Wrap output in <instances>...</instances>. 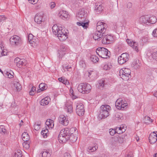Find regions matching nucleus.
I'll return each instance as SVG.
<instances>
[{"instance_id":"nucleus-7","label":"nucleus","mask_w":157,"mask_h":157,"mask_svg":"<svg viewBox=\"0 0 157 157\" xmlns=\"http://www.w3.org/2000/svg\"><path fill=\"white\" fill-rule=\"evenodd\" d=\"M107 27L106 24L104 22L99 21L97 24V31L101 33L102 34H105Z\"/></svg>"},{"instance_id":"nucleus-44","label":"nucleus","mask_w":157,"mask_h":157,"mask_svg":"<svg viewBox=\"0 0 157 157\" xmlns=\"http://www.w3.org/2000/svg\"><path fill=\"white\" fill-rule=\"evenodd\" d=\"M58 80L60 82H62L65 85L68 84L69 83V82L67 80H65L62 77L59 78Z\"/></svg>"},{"instance_id":"nucleus-51","label":"nucleus","mask_w":157,"mask_h":157,"mask_svg":"<svg viewBox=\"0 0 157 157\" xmlns=\"http://www.w3.org/2000/svg\"><path fill=\"white\" fill-rule=\"evenodd\" d=\"M28 141L24 142L23 143V146L26 149H28L29 147V144L28 143Z\"/></svg>"},{"instance_id":"nucleus-9","label":"nucleus","mask_w":157,"mask_h":157,"mask_svg":"<svg viewBox=\"0 0 157 157\" xmlns=\"http://www.w3.org/2000/svg\"><path fill=\"white\" fill-rule=\"evenodd\" d=\"M128 136L126 134H124L122 135L119 136L118 137H114V141L117 143L120 144L124 143L128 139Z\"/></svg>"},{"instance_id":"nucleus-34","label":"nucleus","mask_w":157,"mask_h":157,"mask_svg":"<svg viewBox=\"0 0 157 157\" xmlns=\"http://www.w3.org/2000/svg\"><path fill=\"white\" fill-rule=\"evenodd\" d=\"M89 22H77V24L79 26H81L84 28H86L87 25H88Z\"/></svg>"},{"instance_id":"nucleus-45","label":"nucleus","mask_w":157,"mask_h":157,"mask_svg":"<svg viewBox=\"0 0 157 157\" xmlns=\"http://www.w3.org/2000/svg\"><path fill=\"white\" fill-rule=\"evenodd\" d=\"M98 148V147L96 146L94 147H88L87 151H90L91 152H94Z\"/></svg>"},{"instance_id":"nucleus-42","label":"nucleus","mask_w":157,"mask_h":157,"mask_svg":"<svg viewBox=\"0 0 157 157\" xmlns=\"http://www.w3.org/2000/svg\"><path fill=\"white\" fill-rule=\"evenodd\" d=\"M48 132V130L47 129H45L44 130H42L41 132V134L43 135V137L44 138H46L47 137V134Z\"/></svg>"},{"instance_id":"nucleus-1","label":"nucleus","mask_w":157,"mask_h":157,"mask_svg":"<svg viewBox=\"0 0 157 157\" xmlns=\"http://www.w3.org/2000/svg\"><path fill=\"white\" fill-rule=\"evenodd\" d=\"M53 33L57 35L61 41H64L68 38V35L67 32L62 29V27L58 26L56 25H54L52 27Z\"/></svg>"},{"instance_id":"nucleus-33","label":"nucleus","mask_w":157,"mask_h":157,"mask_svg":"<svg viewBox=\"0 0 157 157\" xmlns=\"http://www.w3.org/2000/svg\"><path fill=\"white\" fill-rule=\"evenodd\" d=\"M65 108L67 110V112L71 113L72 112V107L71 104L67 103L65 105Z\"/></svg>"},{"instance_id":"nucleus-23","label":"nucleus","mask_w":157,"mask_h":157,"mask_svg":"<svg viewBox=\"0 0 157 157\" xmlns=\"http://www.w3.org/2000/svg\"><path fill=\"white\" fill-rule=\"evenodd\" d=\"M126 128V127H124L123 125H121L120 127H116L115 129L117 133L120 134L125 131Z\"/></svg>"},{"instance_id":"nucleus-15","label":"nucleus","mask_w":157,"mask_h":157,"mask_svg":"<svg viewBox=\"0 0 157 157\" xmlns=\"http://www.w3.org/2000/svg\"><path fill=\"white\" fill-rule=\"evenodd\" d=\"M126 42L128 45L132 47L137 52H138V45L137 43L128 39H127L126 40Z\"/></svg>"},{"instance_id":"nucleus-4","label":"nucleus","mask_w":157,"mask_h":157,"mask_svg":"<svg viewBox=\"0 0 157 157\" xmlns=\"http://www.w3.org/2000/svg\"><path fill=\"white\" fill-rule=\"evenodd\" d=\"M90 85L87 83H82L80 84L78 87L79 92L82 94H88L91 89Z\"/></svg>"},{"instance_id":"nucleus-32","label":"nucleus","mask_w":157,"mask_h":157,"mask_svg":"<svg viewBox=\"0 0 157 157\" xmlns=\"http://www.w3.org/2000/svg\"><path fill=\"white\" fill-rule=\"evenodd\" d=\"M14 86L17 91L21 90V86L19 82L17 81H14L13 82Z\"/></svg>"},{"instance_id":"nucleus-47","label":"nucleus","mask_w":157,"mask_h":157,"mask_svg":"<svg viewBox=\"0 0 157 157\" xmlns=\"http://www.w3.org/2000/svg\"><path fill=\"white\" fill-rule=\"evenodd\" d=\"M4 49H3L2 46H0V57L3 56H5L7 52L4 51Z\"/></svg>"},{"instance_id":"nucleus-35","label":"nucleus","mask_w":157,"mask_h":157,"mask_svg":"<svg viewBox=\"0 0 157 157\" xmlns=\"http://www.w3.org/2000/svg\"><path fill=\"white\" fill-rule=\"evenodd\" d=\"M65 54H66L65 53H64L63 52L61 51L60 50H59L58 51V53L57 55L59 59H61Z\"/></svg>"},{"instance_id":"nucleus-16","label":"nucleus","mask_w":157,"mask_h":157,"mask_svg":"<svg viewBox=\"0 0 157 157\" xmlns=\"http://www.w3.org/2000/svg\"><path fill=\"white\" fill-rule=\"evenodd\" d=\"M149 16L148 15H144L141 17L140 18V21L143 23H144L147 25H149L148 20Z\"/></svg>"},{"instance_id":"nucleus-62","label":"nucleus","mask_w":157,"mask_h":157,"mask_svg":"<svg viewBox=\"0 0 157 157\" xmlns=\"http://www.w3.org/2000/svg\"><path fill=\"white\" fill-rule=\"evenodd\" d=\"M127 8L129 9L131 8L132 6V4L131 2H128L127 3Z\"/></svg>"},{"instance_id":"nucleus-49","label":"nucleus","mask_w":157,"mask_h":157,"mask_svg":"<svg viewBox=\"0 0 157 157\" xmlns=\"http://www.w3.org/2000/svg\"><path fill=\"white\" fill-rule=\"evenodd\" d=\"M109 133L111 136H113L117 133L116 129L110 128L109 129Z\"/></svg>"},{"instance_id":"nucleus-55","label":"nucleus","mask_w":157,"mask_h":157,"mask_svg":"<svg viewBox=\"0 0 157 157\" xmlns=\"http://www.w3.org/2000/svg\"><path fill=\"white\" fill-rule=\"evenodd\" d=\"M63 68L64 70L66 69L67 71H70V69H71V67L70 66H69V65L66 66H64L63 65Z\"/></svg>"},{"instance_id":"nucleus-28","label":"nucleus","mask_w":157,"mask_h":157,"mask_svg":"<svg viewBox=\"0 0 157 157\" xmlns=\"http://www.w3.org/2000/svg\"><path fill=\"white\" fill-rule=\"evenodd\" d=\"M22 139L24 142L28 141L29 140V136L26 132H24L22 135Z\"/></svg>"},{"instance_id":"nucleus-52","label":"nucleus","mask_w":157,"mask_h":157,"mask_svg":"<svg viewBox=\"0 0 157 157\" xmlns=\"http://www.w3.org/2000/svg\"><path fill=\"white\" fill-rule=\"evenodd\" d=\"M48 120H49V122L50 123V128H52L54 126L53 121L51 119H48Z\"/></svg>"},{"instance_id":"nucleus-39","label":"nucleus","mask_w":157,"mask_h":157,"mask_svg":"<svg viewBox=\"0 0 157 157\" xmlns=\"http://www.w3.org/2000/svg\"><path fill=\"white\" fill-rule=\"evenodd\" d=\"M153 137L151 136H149V140L150 143L151 144H154L156 142L157 140L156 137Z\"/></svg>"},{"instance_id":"nucleus-54","label":"nucleus","mask_w":157,"mask_h":157,"mask_svg":"<svg viewBox=\"0 0 157 157\" xmlns=\"http://www.w3.org/2000/svg\"><path fill=\"white\" fill-rule=\"evenodd\" d=\"M29 2L33 4L36 3L38 2V0H28Z\"/></svg>"},{"instance_id":"nucleus-38","label":"nucleus","mask_w":157,"mask_h":157,"mask_svg":"<svg viewBox=\"0 0 157 157\" xmlns=\"http://www.w3.org/2000/svg\"><path fill=\"white\" fill-rule=\"evenodd\" d=\"M45 83H41L39 85V87L41 91H43L47 89V87Z\"/></svg>"},{"instance_id":"nucleus-48","label":"nucleus","mask_w":157,"mask_h":157,"mask_svg":"<svg viewBox=\"0 0 157 157\" xmlns=\"http://www.w3.org/2000/svg\"><path fill=\"white\" fill-rule=\"evenodd\" d=\"M112 67V65L110 63H108L106 64L103 67V69L105 70H107L111 68Z\"/></svg>"},{"instance_id":"nucleus-29","label":"nucleus","mask_w":157,"mask_h":157,"mask_svg":"<svg viewBox=\"0 0 157 157\" xmlns=\"http://www.w3.org/2000/svg\"><path fill=\"white\" fill-rule=\"evenodd\" d=\"M156 21L157 19L155 16H152L150 17L149 16V18L148 20L149 25L150 24H154L156 22Z\"/></svg>"},{"instance_id":"nucleus-60","label":"nucleus","mask_w":157,"mask_h":157,"mask_svg":"<svg viewBox=\"0 0 157 157\" xmlns=\"http://www.w3.org/2000/svg\"><path fill=\"white\" fill-rule=\"evenodd\" d=\"M149 136H151L153 137H156V138L157 139V135L156 134L155 132H153L152 133H151L149 135Z\"/></svg>"},{"instance_id":"nucleus-56","label":"nucleus","mask_w":157,"mask_h":157,"mask_svg":"<svg viewBox=\"0 0 157 157\" xmlns=\"http://www.w3.org/2000/svg\"><path fill=\"white\" fill-rule=\"evenodd\" d=\"M152 35L154 36L157 37V28H156L153 31Z\"/></svg>"},{"instance_id":"nucleus-36","label":"nucleus","mask_w":157,"mask_h":157,"mask_svg":"<svg viewBox=\"0 0 157 157\" xmlns=\"http://www.w3.org/2000/svg\"><path fill=\"white\" fill-rule=\"evenodd\" d=\"M90 59L94 63H96L98 62L99 60L98 57L94 55L91 56L90 57Z\"/></svg>"},{"instance_id":"nucleus-20","label":"nucleus","mask_w":157,"mask_h":157,"mask_svg":"<svg viewBox=\"0 0 157 157\" xmlns=\"http://www.w3.org/2000/svg\"><path fill=\"white\" fill-rule=\"evenodd\" d=\"M52 153V151L51 149L44 150L41 153V157H50Z\"/></svg>"},{"instance_id":"nucleus-26","label":"nucleus","mask_w":157,"mask_h":157,"mask_svg":"<svg viewBox=\"0 0 157 157\" xmlns=\"http://www.w3.org/2000/svg\"><path fill=\"white\" fill-rule=\"evenodd\" d=\"M100 109L105 111L109 112L111 109L110 106L108 105H103L101 106Z\"/></svg>"},{"instance_id":"nucleus-31","label":"nucleus","mask_w":157,"mask_h":157,"mask_svg":"<svg viewBox=\"0 0 157 157\" xmlns=\"http://www.w3.org/2000/svg\"><path fill=\"white\" fill-rule=\"evenodd\" d=\"M59 50H60L61 51L65 53V54H66L69 50L67 46L64 44H62L61 45L60 48Z\"/></svg>"},{"instance_id":"nucleus-11","label":"nucleus","mask_w":157,"mask_h":157,"mask_svg":"<svg viewBox=\"0 0 157 157\" xmlns=\"http://www.w3.org/2000/svg\"><path fill=\"white\" fill-rule=\"evenodd\" d=\"M83 107V105L82 103H79L77 104L76 111L79 116H82L84 115L85 110Z\"/></svg>"},{"instance_id":"nucleus-10","label":"nucleus","mask_w":157,"mask_h":157,"mask_svg":"<svg viewBox=\"0 0 157 157\" xmlns=\"http://www.w3.org/2000/svg\"><path fill=\"white\" fill-rule=\"evenodd\" d=\"M103 38L102 40L103 44H106L111 43L113 40V37L110 35H105L103 36Z\"/></svg>"},{"instance_id":"nucleus-21","label":"nucleus","mask_w":157,"mask_h":157,"mask_svg":"<svg viewBox=\"0 0 157 157\" xmlns=\"http://www.w3.org/2000/svg\"><path fill=\"white\" fill-rule=\"evenodd\" d=\"M85 11L84 9H80L76 17L78 20L82 19L84 17Z\"/></svg>"},{"instance_id":"nucleus-58","label":"nucleus","mask_w":157,"mask_h":157,"mask_svg":"<svg viewBox=\"0 0 157 157\" xmlns=\"http://www.w3.org/2000/svg\"><path fill=\"white\" fill-rule=\"evenodd\" d=\"M7 76V77L9 78H12L13 77V75H11V73L8 72H6V74Z\"/></svg>"},{"instance_id":"nucleus-2","label":"nucleus","mask_w":157,"mask_h":157,"mask_svg":"<svg viewBox=\"0 0 157 157\" xmlns=\"http://www.w3.org/2000/svg\"><path fill=\"white\" fill-rule=\"evenodd\" d=\"M76 129V128H72L69 129L67 128L60 131V133L58 136V139L60 143L66 142L69 140V135L70 134V131H74L75 132Z\"/></svg>"},{"instance_id":"nucleus-40","label":"nucleus","mask_w":157,"mask_h":157,"mask_svg":"<svg viewBox=\"0 0 157 157\" xmlns=\"http://www.w3.org/2000/svg\"><path fill=\"white\" fill-rule=\"evenodd\" d=\"M21 151L20 150H17L14 153L13 157H21Z\"/></svg>"},{"instance_id":"nucleus-14","label":"nucleus","mask_w":157,"mask_h":157,"mask_svg":"<svg viewBox=\"0 0 157 157\" xmlns=\"http://www.w3.org/2000/svg\"><path fill=\"white\" fill-rule=\"evenodd\" d=\"M44 14L40 13L36 14L34 17L35 21L38 24L41 23L43 20Z\"/></svg>"},{"instance_id":"nucleus-43","label":"nucleus","mask_w":157,"mask_h":157,"mask_svg":"<svg viewBox=\"0 0 157 157\" xmlns=\"http://www.w3.org/2000/svg\"><path fill=\"white\" fill-rule=\"evenodd\" d=\"M0 132L4 134L6 133V130L3 125L0 126Z\"/></svg>"},{"instance_id":"nucleus-53","label":"nucleus","mask_w":157,"mask_h":157,"mask_svg":"<svg viewBox=\"0 0 157 157\" xmlns=\"http://www.w3.org/2000/svg\"><path fill=\"white\" fill-rule=\"evenodd\" d=\"M6 19V18L4 15H0V22L5 21Z\"/></svg>"},{"instance_id":"nucleus-25","label":"nucleus","mask_w":157,"mask_h":157,"mask_svg":"<svg viewBox=\"0 0 157 157\" xmlns=\"http://www.w3.org/2000/svg\"><path fill=\"white\" fill-rule=\"evenodd\" d=\"M95 5V10L98 13H100L102 11L103 7L101 4L99 3H96Z\"/></svg>"},{"instance_id":"nucleus-50","label":"nucleus","mask_w":157,"mask_h":157,"mask_svg":"<svg viewBox=\"0 0 157 157\" xmlns=\"http://www.w3.org/2000/svg\"><path fill=\"white\" fill-rule=\"evenodd\" d=\"M151 56L153 59L157 61V51L153 52L151 54Z\"/></svg>"},{"instance_id":"nucleus-59","label":"nucleus","mask_w":157,"mask_h":157,"mask_svg":"<svg viewBox=\"0 0 157 157\" xmlns=\"http://www.w3.org/2000/svg\"><path fill=\"white\" fill-rule=\"evenodd\" d=\"M33 39H34V37H33V35H32L31 34H30L28 36V40H33Z\"/></svg>"},{"instance_id":"nucleus-5","label":"nucleus","mask_w":157,"mask_h":157,"mask_svg":"<svg viewBox=\"0 0 157 157\" xmlns=\"http://www.w3.org/2000/svg\"><path fill=\"white\" fill-rule=\"evenodd\" d=\"M131 70L128 68H123L120 71V75L124 80H128L130 77Z\"/></svg>"},{"instance_id":"nucleus-18","label":"nucleus","mask_w":157,"mask_h":157,"mask_svg":"<svg viewBox=\"0 0 157 157\" xmlns=\"http://www.w3.org/2000/svg\"><path fill=\"white\" fill-rule=\"evenodd\" d=\"M103 36H105V34H102L101 33L97 31L93 35V38L95 40H99Z\"/></svg>"},{"instance_id":"nucleus-8","label":"nucleus","mask_w":157,"mask_h":157,"mask_svg":"<svg viewBox=\"0 0 157 157\" xmlns=\"http://www.w3.org/2000/svg\"><path fill=\"white\" fill-rule=\"evenodd\" d=\"M129 56L127 53H123L120 56L118 59V62L120 64H122L129 60Z\"/></svg>"},{"instance_id":"nucleus-19","label":"nucleus","mask_w":157,"mask_h":157,"mask_svg":"<svg viewBox=\"0 0 157 157\" xmlns=\"http://www.w3.org/2000/svg\"><path fill=\"white\" fill-rule=\"evenodd\" d=\"M59 16L62 19L68 18V12L65 11L61 10L59 13Z\"/></svg>"},{"instance_id":"nucleus-22","label":"nucleus","mask_w":157,"mask_h":157,"mask_svg":"<svg viewBox=\"0 0 157 157\" xmlns=\"http://www.w3.org/2000/svg\"><path fill=\"white\" fill-rule=\"evenodd\" d=\"M69 140L72 142H74L76 141L77 139V137L76 134L70 132V134L69 135Z\"/></svg>"},{"instance_id":"nucleus-41","label":"nucleus","mask_w":157,"mask_h":157,"mask_svg":"<svg viewBox=\"0 0 157 157\" xmlns=\"http://www.w3.org/2000/svg\"><path fill=\"white\" fill-rule=\"evenodd\" d=\"M105 80L104 79H101L99 81V86L103 87L105 86L106 85V83L105 82Z\"/></svg>"},{"instance_id":"nucleus-61","label":"nucleus","mask_w":157,"mask_h":157,"mask_svg":"<svg viewBox=\"0 0 157 157\" xmlns=\"http://www.w3.org/2000/svg\"><path fill=\"white\" fill-rule=\"evenodd\" d=\"M34 127L35 130L36 131L38 130L39 129H40V128L39 127V126H38L37 125H36V124H34Z\"/></svg>"},{"instance_id":"nucleus-46","label":"nucleus","mask_w":157,"mask_h":157,"mask_svg":"<svg viewBox=\"0 0 157 157\" xmlns=\"http://www.w3.org/2000/svg\"><path fill=\"white\" fill-rule=\"evenodd\" d=\"M123 101L122 102V104L121 106H120V107H121V109H120L123 110L124 108V107L128 105V104L126 101H125V100H123Z\"/></svg>"},{"instance_id":"nucleus-12","label":"nucleus","mask_w":157,"mask_h":157,"mask_svg":"<svg viewBox=\"0 0 157 157\" xmlns=\"http://www.w3.org/2000/svg\"><path fill=\"white\" fill-rule=\"evenodd\" d=\"M14 62L16 64L17 66L19 68H21L22 66H25L26 63V60L24 59H21L17 57L14 60Z\"/></svg>"},{"instance_id":"nucleus-27","label":"nucleus","mask_w":157,"mask_h":157,"mask_svg":"<svg viewBox=\"0 0 157 157\" xmlns=\"http://www.w3.org/2000/svg\"><path fill=\"white\" fill-rule=\"evenodd\" d=\"M123 100L121 98H120L116 101L115 103V106L117 109H121L120 106L122 105L121 104L122 101H123Z\"/></svg>"},{"instance_id":"nucleus-13","label":"nucleus","mask_w":157,"mask_h":157,"mask_svg":"<svg viewBox=\"0 0 157 157\" xmlns=\"http://www.w3.org/2000/svg\"><path fill=\"white\" fill-rule=\"evenodd\" d=\"M59 121L60 124L65 126L67 125L69 122L68 119L63 115H61L59 116Z\"/></svg>"},{"instance_id":"nucleus-6","label":"nucleus","mask_w":157,"mask_h":157,"mask_svg":"<svg viewBox=\"0 0 157 157\" xmlns=\"http://www.w3.org/2000/svg\"><path fill=\"white\" fill-rule=\"evenodd\" d=\"M10 41L11 44L13 46H19L22 44L21 38L16 35L12 36L10 39Z\"/></svg>"},{"instance_id":"nucleus-17","label":"nucleus","mask_w":157,"mask_h":157,"mask_svg":"<svg viewBox=\"0 0 157 157\" xmlns=\"http://www.w3.org/2000/svg\"><path fill=\"white\" fill-rule=\"evenodd\" d=\"M109 115V112H105L101 109L100 110L99 117L101 119H104L108 117Z\"/></svg>"},{"instance_id":"nucleus-63","label":"nucleus","mask_w":157,"mask_h":157,"mask_svg":"<svg viewBox=\"0 0 157 157\" xmlns=\"http://www.w3.org/2000/svg\"><path fill=\"white\" fill-rule=\"evenodd\" d=\"M56 6L55 3L54 2H52L51 3V7L52 9L53 8L55 7Z\"/></svg>"},{"instance_id":"nucleus-3","label":"nucleus","mask_w":157,"mask_h":157,"mask_svg":"<svg viewBox=\"0 0 157 157\" xmlns=\"http://www.w3.org/2000/svg\"><path fill=\"white\" fill-rule=\"evenodd\" d=\"M96 52L100 57L106 59L109 57L110 55V52L107 48L103 47L98 48Z\"/></svg>"},{"instance_id":"nucleus-24","label":"nucleus","mask_w":157,"mask_h":157,"mask_svg":"<svg viewBox=\"0 0 157 157\" xmlns=\"http://www.w3.org/2000/svg\"><path fill=\"white\" fill-rule=\"evenodd\" d=\"M49 100L50 99L49 98L45 97L41 100L40 102V104L43 106L46 105L48 104Z\"/></svg>"},{"instance_id":"nucleus-57","label":"nucleus","mask_w":157,"mask_h":157,"mask_svg":"<svg viewBox=\"0 0 157 157\" xmlns=\"http://www.w3.org/2000/svg\"><path fill=\"white\" fill-rule=\"evenodd\" d=\"M70 93L71 94L72 96V98L73 99H75L76 98V96L74 95L73 90L71 89L70 90Z\"/></svg>"},{"instance_id":"nucleus-30","label":"nucleus","mask_w":157,"mask_h":157,"mask_svg":"<svg viewBox=\"0 0 157 157\" xmlns=\"http://www.w3.org/2000/svg\"><path fill=\"white\" fill-rule=\"evenodd\" d=\"M140 64L139 63V60L136 59L133 61L132 64V66L135 69H137L140 67Z\"/></svg>"},{"instance_id":"nucleus-37","label":"nucleus","mask_w":157,"mask_h":157,"mask_svg":"<svg viewBox=\"0 0 157 157\" xmlns=\"http://www.w3.org/2000/svg\"><path fill=\"white\" fill-rule=\"evenodd\" d=\"M115 119L116 120H119L122 118V114L120 113H116L115 114Z\"/></svg>"},{"instance_id":"nucleus-64","label":"nucleus","mask_w":157,"mask_h":157,"mask_svg":"<svg viewBox=\"0 0 157 157\" xmlns=\"http://www.w3.org/2000/svg\"><path fill=\"white\" fill-rule=\"evenodd\" d=\"M64 157H71L70 154L68 153H65L64 154Z\"/></svg>"}]
</instances>
